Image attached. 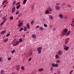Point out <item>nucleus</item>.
Wrapping results in <instances>:
<instances>
[{
    "mask_svg": "<svg viewBox=\"0 0 74 74\" xmlns=\"http://www.w3.org/2000/svg\"><path fill=\"white\" fill-rule=\"evenodd\" d=\"M16 3V1H14L13 2V5H15V3Z\"/></svg>",
    "mask_w": 74,
    "mask_h": 74,
    "instance_id": "obj_39",
    "label": "nucleus"
},
{
    "mask_svg": "<svg viewBox=\"0 0 74 74\" xmlns=\"http://www.w3.org/2000/svg\"><path fill=\"white\" fill-rule=\"evenodd\" d=\"M27 26L28 29H29L30 28V25H29V23H28L27 24Z\"/></svg>",
    "mask_w": 74,
    "mask_h": 74,
    "instance_id": "obj_15",
    "label": "nucleus"
},
{
    "mask_svg": "<svg viewBox=\"0 0 74 74\" xmlns=\"http://www.w3.org/2000/svg\"><path fill=\"white\" fill-rule=\"evenodd\" d=\"M59 16L61 19H62V18H63V15L62 14H61L59 15Z\"/></svg>",
    "mask_w": 74,
    "mask_h": 74,
    "instance_id": "obj_10",
    "label": "nucleus"
},
{
    "mask_svg": "<svg viewBox=\"0 0 74 74\" xmlns=\"http://www.w3.org/2000/svg\"><path fill=\"white\" fill-rule=\"evenodd\" d=\"M19 41L16 42V44L13 45L14 47V46H16L18 45V44H19Z\"/></svg>",
    "mask_w": 74,
    "mask_h": 74,
    "instance_id": "obj_6",
    "label": "nucleus"
},
{
    "mask_svg": "<svg viewBox=\"0 0 74 74\" xmlns=\"http://www.w3.org/2000/svg\"><path fill=\"white\" fill-rule=\"evenodd\" d=\"M71 23L73 25H74V18L72 19Z\"/></svg>",
    "mask_w": 74,
    "mask_h": 74,
    "instance_id": "obj_18",
    "label": "nucleus"
},
{
    "mask_svg": "<svg viewBox=\"0 0 74 74\" xmlns=\"http://www.w3.org/2000/svg\"><path fill=\"white\" fill-rule=\"evenodd\" d=\"M21 3V2H18L16 4V5H18V4H19Z\"/></svg>",
    "mask_w": 74,
    "mask_h": 74,
    "instance_id": "obj_43",
    "label": "nucleus"
},
{
    "mask_svg": "<svg viewBox=\"0 0 74 74\" xmlns=\"http://www.w3.org/2000/svg\"><path fill=\"white\" fill-rule=\"evenodd\" d=\"M19 11H17L16 12V15H18V14H19Z\"/></svg>",
    "mask_w": 74,
    "mask_h": 74,
    "instance_id": "obj_40",
    "label": "nucleus"
},
{
    "mask_svg": "<svg viewBox=\"0 0 74 74\" xmlns=\"http://www.w3.org/2000/svg\"><path fill=\"white\" fill-rule=\"evenodd\" d=\"M11 58H9L8 59V60H11Z\"/></svg>",
    "mask_w": 74,
    "mask_h": 74,
    "instance_id": "obj_53",
    "label": "nucleus"
},
{
    "mask_svg": "<svg viewBox=\"0 0 74 74\" xmlns=\"http://www.w3.org/2000/svg\"><path fill=\"white\" fill-rule=\"evenodd\" d=\"M71 25L72 26H73V25H72V24H71Z\"/></svg>",
    "mask_w": 74,
    "mask_h": 74,
    "instance_id": "obj_63",
    "label": "nucleus"
},
{
    "mask_svg": "<svg viewBox=\"0 0 74 74\" xmlns=\"http://www.w3.org/2000/svg\"><path fill=\"white\" fill-rule=\"evenodd\" d=\"M67 7H71V5H67Z\"/></svg>",
    "mask_w": 74,
    "mask_h": 74,
    "instance_id": "obj_48",
    "label": "nucleus"
},
{
    "mask_svg": "<svg viewBox=\"0 0 74 74\" xmlns=\"http://www.w3.org/2000/svg\"><path fill=\"white\" fill-rule=\"evenodd\" d=\"M44 28L42 27H39V29L40 30H41V31H43V30H44Z\"/></svg>",
    "mask_w": 74,
    "mask_h": 74,
    "instance_id": "obj_8",
    "label": "nucleus"
},
{
    "mask_svg": "<svg viewBox=\"0 0 74 74\" xmlns=\"http://www.w3.org/2000/svg\"><path fill=\"white\" fill-rule=\"evenodd\" d=\"M19 41L20 42H23V40L22 38H21L19 39Z\"/></svg>",
    "mask_w": 74,
    "mask_h": 74,
    "instance_id": "obj_26",
    "label": "nucleus"
},
{
    "mask_svg": "<svg viewBox=\"0 0 74 74\" xmlns=\"http://www.w3.org/2000/svg\"><path fill=\"white\" fill-rule=\"evenodd\" d=\"M53 31H55V28H54L53 29Z\"/></svg>",
    "mask_w": 74,
    "mask_h": 74,
    "instance_id": "obj_59",
    "label": "nucleus"
},
{
    "mask_svg": "<svg viewBox=\"0 0 74 74\" xmlns=\"http://www.w3.org/2000/svg\"><path fill=\"white\" fill-rule=\"evenodd\" d=\"M4 23L3 22L0 25H3V24H4Z\"/></svg>",
    "mask_w": 74,
    "mask_h": 74,
    "instance_id": "obj_51",
    "label": "nucleus"
},
{
    "mask_svg": "<svg viewBox=\"0 0 74 74\" xmlns=\"http://www.w3.org/2000/svg\"><path fill=\"white\" fill-rule=\"evenodd\" d=\"M27 29V27H25L24 29V31H25Z\"/></svg>",
    "mask_w": 74,
    "mask_h": 74,
    "instance_id": "obj_28",
    "label": "nucleus"
},
{
    "mask_svg": "<svg viewBox=\"0 0 74 74\" xmlns=\"http://www.w3.org/2000/svg\"><path fill=\"white\" fill-rule=\"evenodd\" d=\"M39 28H40V26H39V25H38L36 26V29H38Z\"/></svg>",
    "mask_w": 74,
    "mask_h": 74,
    "instance_id": "obj_42",
    "label": "nucleus"
},
{
    "mask_svg": "<svg viewBox=\"0 0 74 74\" xmlns=\"http://www.w3.org/2000/svg\"><path fill=\"white\" fill-rule=\"evenodd\" d=\"M5 17H6V16H4L2 18V19H4V18H5Z\"/></svg>",
    "mask_w": 74,
    "mask_h": 74,
    "instance_id": "obj_55",
    "label": "nucleus"
},
{
    "mask_svg": "<svg viewBox=\"0 0 74 74\" xmlns=\"http://www.w3.org/2000/svg\"><path fill=\"white\" fill-rule=\"evenodd\" d=\"M34 21H32L31 23V24L32 25H33V24H34Z\"/></svg>",
    "mask_w": 74,
    "mask_h": 74,
    "instance_id": "obj_25",
    "label": "nucleus"
},
{
    "mask_svg": "<svg viewBox=\"0 0 74 74\" xmlns=\"http://www.w3.org/2000/svg\"><path fill=\"white\" fill-rule=\"evenodd\" d=\"M49 18L50 19H53V17L52 16H49Z\"/></svg>",
    "mask_w": 74,
    "mask_h": 74,
    "instance_id": "obj_27",
    "label": "nucleus"
},
{
    "mask_svg": "<svg viewBox=\"0 0 74 74\" xmlns=\"http://www.w3.org/2000/svg\"><path fill=\"white\" fill-rule=\"evenodd\" d=\"M57 54H58L59 56H61V55L63 54V52L61 50H59Z\"/></svg>",
    "mask_w": 74,
    "mask_h": 74,
    "instance_id": "obj_2",
    "label": "nucleus"
},
{
    "mask_svg": "<svg viewBox=\"0 0 74 74\" xmlns=\"http://www.w3.org/2000/svg\"><path fill=\"white\" fill-rule=\"evenodd\" d=\"M42 49V48L41 47H39L38 48H37V51H41Z\"/></svg>",
    "mask_w": 74,
    "mask_h": 74,
    "instance_id": "obj_13",
    "label": "nucleus"
},
{
    "mask_svg": "<svg viewBox=\"0 0 74 74\" xmlns=\"http://www.w3.org/2000/svg\"><path fill=\"white\" fill-rule=\"evenodd\" d=\"M15 52V50H13L11 52L12 53H14Z\"/></svg>",
    "mask_w": 74,
    "mask_h": 74,
    "instance_id": "obj_36",
    "label": "nucleus"
},
{
    "mask_svg": "<svg viewBox=\"0 0 74 74\" xmlns=\"http://www.w3.org/2000/svg\"><path fill=\"white\" fill-rule=\"evenodd\" d=\"M55 7L56 9L57 10H58V11L60 10V7L58 6H56Z\"/></svg>",
    "mask_w": 74,
    "mask_h": 74,
    "instance_id": "obj_5",
    "label": "nucleus"
},
{
    "mask_svg": "<svg viewBox=\"0 0 74 74\" xmlns=\"http://www.w3.org/2000/svg\"><path fill=\"white\" fill-rule=\"evenodd\" d=\"M64 50H65V51H67L69 48V47H66V45L64 46Z\"/></svg>",
    "mask_w": 74,
    "mask_h": 74,
    "instance_id": "obj_4",
    "label": "nucleus"
},
{
    "mask_svg": "<svg viewBox=\"0 0 74 74\" xmlns=\"http://www.w3.org/2000/svg\"><path fill=\"white\" fill-rule=\"evenodd\" d=\"M50 70L51 71H52L53 70V68L52 67H51L50 69Z\"/></svg>",
    "mask_w": 74,
    "mask_h": 74,
    "instance_id": "obj_20",
    "label": "nucleus"
},
{
    "mask_svg": "<svg viewBox=\"0 0 74 74\" xmlns=\"http://www.w3.org/2000/svg\"><path fill=\"white\" fill-rule=\"evenodd\" d=\"M69 38H68L66 39L65 40V44H67V43H68V41L69 40Z\"/></svg>",
    "mask_w": 74,
    "mask_h": 74,
    "instance_id": "obj_7",
    "label": "nucleus"
},
{
    "mask_svg": "<svg viewBox=\"0 0 74 74\" xmlns=\"http://www.w3.org/2000/svg\"><path fill=\"white\" fill-rule=\"evenodd\" d=\"M43 70H44V69L42 68L38 70V71H40V72H41V71H43Z\"/></svg>",
    "mask_w": 74,
    "mask_h": 74,
    "instance_id": "obj_16",
    "label": "nucleus"
},
{
    "mask_svg": "<svg viewBox=\"0 0 74 74\" xmlns=\"http://www.w3.org/2000/svg\"><path fill=\"white\" fill-rule=\"evenodd\" d=\"M13 18H14L12 16L10 17V19H11V20H12V19H13Z\"/></svg>",
    "mask_w": 74,
    "mask_h": 74,
    "instance_id": "obj_37",
    "label": "nucleus"
},
{
    "mask_svg": "<svg viewBox=\"0 0 74 74\" xmlns=\"http://www.w3.org/2000/svg\"><path fill=\"white\" fill-rule=\"evenodd\" d=\"M6 21H7V18H5L4 19L3 22L4 23Z\"/></svg>",
    "mask_w": 74,
    "mask_h": 74,
    "instance_id": "obj_31",
    "label": "nucleus"
},
{
    "mask_svg": "<svg viewBox=\"0 0 74 74\" xmlns=\"http://www.w3.org/2000/svg\"><path fill=\"white\" fill-rule=\"evenodd\" d=\"M44 26L45 27H47V26H48V25H47V24H44Z\"/></svg>",
    "mask_w": 74,
    "mask_h": 74,
    "instance_id": "obj_32",
    "label": "nucleus"
},
{
    "mask_svg": "<svg viewBox=\"0 0 74 74\" xmlns=\"http://www.w3.org/2000/svg\"><path fill=\"white\" fill-rule=\"evenodd\" d=\"M52 67H58V64H56L55 63H53L52 64Z\"/></svg>",
    "mask_w": 74,
    "mask_h": 74,
    "instance_id": "obj_3",
    "label": "nucleus"
},
{
    "mask_svg": "<svg viewBox=\"0 0 74 74\" xmlns=\"http://www.w3.org/2000/svg\"><path fill=\"white\" fill-rule=\"evenodd\" d=\"M10 34H9L6 35V37H8L10 36Z\"/></svg>",
    "mask_w": 74,
    "mask_h": 74,
    "instance_id": "obj_50",
    "label": "nucleus"
},
{
    "mask_svg": "<svg viewBox=\"0 0 74 74\" xmlns=\"http://www.w3.org/2000/svg\"><path fill=\"white\" fill-rule=\"evenodd\" d=\"M22 23L20 22L18 25V26L19 27H21L22 26Z\"/></svg>",
    "mask_w": 74,
    "mask_h": 74,
    "instance_id": "obj_17",
    "label": "nucleus"
},
{
    "mask_svg": "<svg viewBox=\"0 0 74 74\" xmlns=\"http://www.w3.org/2000/svg\"><path fill=\"white\" fill-rule=\"evenodd\" d=\"M38 53L39 54H40L41 53V50H39L38 51Z\"/></svg>",
    "mask_w": 74,
    "mask_h": 74,
    "instance_id": "obj_35",
    "label": "nucleus"
},
{
    "mask_svg": "<svg viewBox=\"0 0 74 74\" xmlns=\"http://www.w3.org/2000/svg\"><path fill=\"white\" fill-rule=\"evenodd\" d=\"M8 38H6V39H4V42H7V41H8Z\"/></svg>",
    "mask_w": 74,
    "mask_h": 74,
    "instance_id": "obj_30",
    "label": "nucleus"
},
{
    "mask_svg": "<svg viewBox=\"0 0 74 74\" xmlns=\"http://www.w3.org/2000/svg\"><path fill=\"white\" fill-rule=\"evenodd\" d=\"M15 11V7H14L12 9V13H14Z\"/></svg>",
    "mask_w": 74,
    "mask_h": 74,
    "instance_id": "obj_11",
    "label": "nucleus"
},
{
    "mask_svg": "<svg viewBox=\"0 0 74 74\" xmlns=\"http://www.w3.org/2000/svg\"><path fill=\"white\" fill-rule=\"evenodd\" d=\"M64 19H66L67 18V17L66 16H65L64 17Z\"/></svg>",
    "mask_w": 74,
    "mask_h": 74,
    "instance_id": "obj_54",
    "label": "nucleus"
},
{
    "mask_svg": "<svg viewBox=\"0 0 74 74\" xmlns=\"http://www.w3.org/2000/svg\"><path fill=\"white\" fill-rule=\"evenodd\" d=\"M23 37H25V35H24L23 36Z\"/></svg>",
    "mask_w": 74,
    "mask_h": 74,
    "instance_id": "obj_61",
    "label": "nucleus"
},
{
    "mask_svg": "<svg viewBox=\"0 0 74 74\" xmlns=\"http://www.w3.org/2000/svg\"><path fill=\"white\" fill-rule=\"evenodd\" d=\"M32 58H30L28 60V62H30V60H32Z\"/></svg>",
    "mask_w": 74,
    "mask_h": 74,
    "instance_id": "obj_38",
    "label": "nucleus"
},
{
    "mask_svg": "<svg viewBox=\"0 0 74 74\" xmlns=\"http://www.w3.org/2000/svg\"><path fill=\"white\" fill-rule=\"evenodd\" d=\"M60 71H59L58 72V74H60Z\"/></svg>",
    "mask_w": 74,
    "mask_h": 74,
    "instance_id": "obj_56",
    "label": "nucleus"
},
{
    "mask_svg": "<svg viewBox=\"0 0 74 74\" xmlns=\"http://www.w3.org/2000/svg\"><path fill=\"white\" fill-rule=\"evenodd\" d=\"M12 74H15V73L14 72L12 73Z\"/></svg>",
    "mask_w": 74,
    "mask_h": 74,
    "instance_id": "obj_58",
    "label": "nucleus"
},
{
    "mask_svg": "<svg viewBox=\"0 0 74 74\" xmlns=\"http://www.w3.org/2000/svg\"><path fill=\"white\" fill-rule=\"evenodd\" d=\"M19 67V65H18L17 66V67Z\"/></svg>",
    "mask_w": 74,
    "mask_h": 74,
    "instance_id": "obj_62",
    "label": "nucleus"
},
{
    "mask_svg": "<svg viewBox=\"0 0 74 74\" xmlns=\"http://www.w3.org/2000/svg\"><path fill=\"white\" fill-rule=\"evenodd\" d=\"M45 13H46V14H49V11L48 10H47L45 11Z\"/></svg>",
    "mask_w": 74,
    "mask_h": 74,
    "instance_id": "obj_21",
    "label": "nucleus"
},
{
    "mask_svg": "<svg viewBox=\"0 0 74 74\" xmlns=\"http://www.w3.org/2000/svg\"><path fill=\"white\" fill-rule=\"evenodd\" d=\"M3 61V58L1 57H0V62Z\"/></svg>",
    "mask_w": 74,
    "mask_h": 74,
    "instance_id": "obj_34",
    "label": "nucleus"
},
{
    "mask_svg": "<svg viewBox=\"0 0 74 74\" xmlns=\"http://www.w3.org/2000/svg\"><path fill=\"white\" fill-rule=\"evenodd\" d=\"M73 70H72L70 72V73H69V74H71V73H73Z\"/></svg>",
    "mask_w": 74,
    "mask_h": 74,
    "instance_id": "obj_44",
    "label": "nucleus"
},
{
    "mask_svg": "<svg viewBox=\"0 0 74 74\" xmlns=\"http://www.w3.org/2000/svg\"><path fill=\"white\" fill-rule=\"evenodd\" d=\"M27 1V0H24L23 1V4H26V3Z\"/></svg>",
    "mask_w": 74,
    "mask_h": 74,
    "instance_id": "obj_23",
    "label": "nucleus"
},
{
    "mask_svg": "<svg viewBox=\"0 0 74 74\" xmlns=\"http://www.w3.org/2000/svg\"><path fill=\"white\" fill-rule=\"evenodd\" d=\"M4 73V70H2L1 72V74H3V73Z\"/></svg>",
    "mask_w": 74,
    "mask_h": 74,
    "instance_id": "obj_24",
    "label": "nucleus"
},
{
    "mask_svg": "<svg viewBox=\"0 0 74 74\" xmlns=\"http://www.w3.org/2000/svg\"><path fill=\"white\" fill-rule=\"evenodd\" d=\"M48 10L49 11H52V8L50 7L49 8H48Z\"/></svg>",
    "mask_w": 74,
    "mask_h": 74,
    "instance_id": "obj_29",
    "label": "nucleus"
},
{
    "mask_svg": "<svg viewBox=\"0 0 74 74\" xmlns=\"http://www.w3.org/2000/svg\"><path fill=\"white\" fill-rule=\"evenodd\" d=\"M55 58L56 59H58V58H59V56L58 54H57L55 55Z\"/></svg>",
    "mask_w": 74,
    "mask_h": 74,
    "instance_id": "obj_9",
    "label": "nucleus"
},
{
    "mask_svg": "<svg viewBox=\"0 0 74 74\" xmlns=\"http://www.w3.org/2000/svg\"><path fill=\"white\" fill-rule=\"evenodd\" d=\"M32 37L33 38H36V35L34 34L32 35Z\"/></svg>",
    "mask_w": 74,
    "mask_h": 74,
    "instance_id": "obj_12",
    "label": "nucleus"
},
{
    "mask_svg": "<svg viewBox=\"0 0 74 74\" xmlns=\"http://www.w3.org/2000/svg\"><path fill=\"white\" fill-rule=\"evenodd\" d=\"M21 69L22 70H23V69H24V66H22L21 67Z\"/></svg>",
    "mask_w": 74,
    "mask_h": 74,
    "instance_id": "obj_47",
    "label": "nucleus"
},
{
    "mask_svg": "<svg viewBox=\"0 0 74 74\" xmlns=\"http://www.w3.org/2000/svg\"><path fill=\"white\" fill-rule=\"evenodd\" d=\"M56 5H60V3H57L56 4Z\"/></svg>",
    "mask_w": 74,
    "mask_h": 74,
    "instance_id": "obj_45",
    "label": "nucleus"
},
{
    "mask_svg": "<svg viewBox=\"0 0 74 74\" xmlns=\"http://www.w3.org/2000/svg\"><path fill=\"white\" fill-rule=\"evenodd\" d=\"M3 5H4V2L3 3Z\"/></svg>",
    "mask_w": 74,
    "mask_h": 74,
    "instance_id": "obj_60",
    "label": "nucleus"
},
{
    "mask_svg": "<svg viewBox=\"0 0 74 74\" xmlns=\"http://www.w3.org/2000/svg\"><path fill=\"white\" fill-rule=\"evenodd\" d=\"M71 33V32L70 31H68V29L66 28L65 29H64L62 33L61 34V36H63L64 35H66V36H69Z\"/></svg>",
    "mask_w": 74,
    "mask_h": 74,
    "instance_id": "obj_1",
    "label": "nucleus"
},
{
    "mask_svg": "<svg viewBox=\"0 0 74 74\" xmlns=\"http://www.w3.org/2000/svg\"><path fill=\"white\" fill-rule=\"evenodd\" d=\"M19 69H20L19 68H16V70H17L18 71H19Z\"/></svg>",
    "mask_w": 74,
    "mask_h": 74,
    "instance_id": "obj_46",
    "label": "nucleus"
},
{
    "mask_svg": "<svg viewBox=\"0 0 74 74\" xmlns=\"http://www.w3.org/2000/svg\"><path fill=\"white\" fill-rule=\"evenodd\" d=\"M5 6H6L5 5H4V6H3V7H4V8H5Z\"/></svg>",
    "mask_w": 74,
    "mask_h": 74,
    "instance_id": "obj_64",
    "label": "nucleus"
},
{
    "mask_svg": "<svg viewBox=\"0 0 74 74\" xmlns=\"http://www.w3.org/2000/svg\"><path fill=\"white\" fill-rule=\"evenodd\" d=\"M31 7H32V10H33L34 8V6H33V5H32Z\"/></svg>",
    "mask_w": 74,
    "mask_h": 74,
    "instance_id": "obj_33",
    "label": "nucleus"
},
{
    "mask_svg": "<svg viewBox=\"0 0 74 74\" xmlns=\"http://www.w3.org/2000/svg\"><path fill=\"white\" fill-rule=\"evenodd\" d=\"M15 39H14V40H13V42H14V41H15Z\"/></svg>",
    "mask_w": 74,
    "mask_h": 74,
    "instance_id": "obj_57",
    "label": "nucleus"
},
{
    "mask_svg": "<svg viewBox=\"0 0 74 74\" xmlns=\"http://www.w3.org/2000/svg\"><path fill=\"white\" fill-rule=\"evenodd\" d=\"M23 28H21L19 30V32H21V31H22V30H23Z\"/></svg>",
    "mask_w": 74,
    "mask_h": 74,
    "instance_id": "obj_41",
    "label": "nucleus"
},
{
    "mask_svg": "<svg viewBox=\"0 0 74 74\" xmlns=\"http://www.w3.org/2000/svg\"><path fill=\"white\" fill-rule=\"evenodd\" d=\"M5 31H2L1 32V34H4V33H5Z\"/></svg>",
    "mask_w": 74,
    "mask_h": 74,
    "instance_id": "obj_19",
    "label": "nucleus"
},
{
    "mask_svg": "<svg viewBox=\"0 0 74 74\" xmlns=\"http://www.w3.org/2000/svg\"><path fill=\"white\" fill-rule=\"evenodd\" d=\"M49 28H51L52 27V25H50L49 26Z\"/></svg>",
    "mask_w": 74,
    "mask_h": 74,
    "instance_id": "obj_52",
    "label": "nucleus"
},
{
    "mask_svg": "<svg viewBox=\"0 0 74 74\" xmlns=\"http://www.w3.org/2000/svg\"><path fill=\"white\" fill-rule=\"evenodd\" d=\"M60 62V60H56V63H59Z\"/></svg>",
    "mask_w": 74,
    "mask_h": 74,
    "instance_id": "obj_14",
    "label": "nucleus"
},
{
    "mask_svg": "<svg viewBox=\"0 0 74 74\" xmlns=\"http://www.w3.org/2000/svg\"><path fill=\"white\" fill-rule=\"evenodd\" d=\"M21 7V5L19 4L16 7V9H18L19 8V7Z\"/></svg>",
    "mask_w": 74,
    "mask_h": 74,
    "instance_id": "obj_22",
    "label": "nucleus"
},
{
    "mask_svg": "<svg viewBox=\"0 0 74 74\" xmlns=\"http://www.w3.org/2000/svg\"><path fill=\"white\" fill-rule=\"evenodd\" d=\"M7 1L4 0L3 1V3H5V2H7Z\"/></svg>",
    "mask_w": 74,
    "mask_h": 74,
    "instance_id": "obj_49",
    "label": "nucleus"
}]
</instances>
